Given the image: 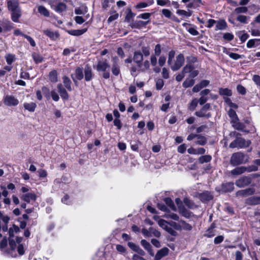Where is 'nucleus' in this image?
I'll return each mask as SVG.
<instances>
[{
  "mask_svg": "<svg viewBox=\"0 0 260 260\" xmlns=\"http://www.w3.org/2000/svg\"><path fill=\"white\" fill-rule=\"evenodd\" d=\"M22 237H16V241L12 239H9L10 249L9 250V254L12 256L15 257L19 255H22L24 253V249L21 242Z\"/></svg>",
  "mask_w": 260,
  "mask_h": 260,
  "instance_id": "1",
  "label": "nucleus"
},
{
  "mask_svg": "<svg viewBox=\"0 0 260 260\" xmlns=\"http://www.w3.org/2000/svg\"><path fill=\"white\" fill-rule=\"evenodd\" d=\"M248 159L249 157L247 154L239 152L232 154L230 162L232 166H236L240 164H245L248 161Z\"/></svg>",
  "mask_w": 260,
  "mask_h": 260,
  "instance_id": "2",
  "label": "nucleus"
},
{
  "mask_svg": "<svg viewBox=\"0 0 260 260\" xmlns=\"http://www.w3.org/2000/svg\"><path fill=\"white\" fill-rule=\"evenodd\" d=\"M184 61L185 58L184 55L180 53L176 56L175 59L171 63H169V65L173 71H176L179 70L183 66Z\"/></svg>",
  "mask_w": 260,
  "mask_h": 260,
  "instance_id": "3",
  "label": "nucleus"
},
{
  "mask_svg": "<svg viewBox=\"0 0 260 260\" xmlns=\"http://www.w3.org/2000/svg\"><path fill=\"white\" fill-rule=\"evenodd\" d=\"M251 142L249 140H246L242 138H237L230 144V147L232 148H242L249 146Z\"/></svg>",
  "mask_w": 260,
  "mask_h": 260,
  "instance_id": "4",
  "label": "nucleus"
},
{
  "mask_svg": "<svg viewBox=\"0 0 260 260\" xmlns=\"http://www.w3.org/2000/svg\"><path fill=\"white\" fill-rule=\"evenodd\" d=\"M188 62L186 66L183 68L182 72L183 74L187 73H190L192 69H194L192 63H194L196 61V58L193 56H190L187 58Z\"/></svg>",
  "mask_w": 260,
  "mask_h": 260,
  "instance_id": "5",
  "label": "nucleus"
},
{
  "mask_svg": "<svg viewBox=\"0 0 260 260\" xmlns=\"http://www.w3.org/2000/svg\"><path fill=\"white\" fill-rule=\"evenodd\" d=\"M4 103L8 106H15L18 104L19 101L13 95H7L4 98Z\"/></svg>",
  "mask_w": 260,
  "mask_h": 260,
  "instance_id": "6",
  "label": "nucleus"
},
{
  "mask_svg": "<svg viewBox=\"0 0 260 260\" xmlns=\"http://www.w3.org/2000/svg\"><path fill=\"white\" fill-rule=\"evenodd\" d=\"M251 181V178L248 176H243L236 180L235 184L239 187H244L248 185Z\"/></svg>",
  "mask_w": 260,
  "mask_h": 260,
  "instance_id": "7",
  "label": "nucleus"
},
{
  "mask_svg": "<svg viewBox=\"0 0 260 260\" xmlns=\"http://www.w3.org/2000/svg\"><path fill=\"white\" fill-rule=\"evenodd\" d=\"M113 64L112 67V72L113 75L118 76L120 73L119 66V59L117 57H114L112 58Z\"/></svg>",
  "mask_w": 260,
  "mask_h": 260,
  "instance_id": "8",
  "label": "nucleus"
},
{
  "mask_svg": "<svg viewBox=\"0 0 260 260\" xmlns=\"http://www.w3.org/2000/svg\"><path fill=\"white\" fill-rule=\"evenodd\" d=\"M72 78L75 84L77 83V80H80L83 78V74L82 69L78 68L75 71V74L72 75Z\"/></svg>",
  "mask_w": 260,
  "mask_h": 260,
  "instance_id": "9",
  "label": "nucleus"
},
{
  "mask_svg": "<svg viewBox=\"0 0 260 260\" xmlns=\"http://www.w3.org/2000/svg\"><path fill=\"white\" fill-rule=\"evenodd\" d=\"M8 9L12 11L20 9L19 7V2L17 0H12L8 2Z\"/></svg>",
  "mask_w": 260,
  "mask_h": 260,
  "instance_id": "10",
  "label": "nucleus"
},
{
  "mask_svg": "<svg viewBox=\"0 0 260 260\" xmlns=\"http://www.w3.org/2000/svg\"><path fill=\"white\" fill-rule=\"evenodd\" d=\"M210 108V105L207 104L204 106L202 109L200 111L196 112V115L198 117H209L210 115L208 113L206 114L204 111L209 110Z\"/></svg>",
  "mask_w": 260,
  "mask_h": 260,
  "instance_id": "11",
  "label": "nucleus"
},
{
  "mask_svg": "<svg viewBox=\"0 0 260 260\" xmlns=\"http://www.w3.org/2000/svg\"><path fill=\"white\" fill-rule=\"evenodd\" d=\"M21 199L27 203L30 202L31 201H35L36 200V196L34 193H27L22 195Z\"/></svg>",
  "mask_w": 260,
  "mask_h": 260,
  "instance_id": "12",
  "label": "nucleus"
},
{
  "mask_svg": "<svg viewBox=\"0 0 260 260\" xmlns=\"http://www.w3.org/2000/svg\"><path fill=\"white\" fill-rule=\"evenodd\" d=\"M169 249L167 248H163L160 250H158L156 253L154 259L159 260L162 257L167 255L168 253Z\"/></svg>",
  "mask_w": 260,
  "mask_h": 260,
  "instance_id": "13",
  "label": "nucleus"
},
{
  "mask_svg": "<svg viewBox=\"0 0 260 260\" xmlns=\"http://www.w3.org/2000/svg\"><path fill=\"white\" fill-rule=\"evenodd\" d=\"M109 68V65L106 61H99L96 66V70L98 71L104 72Z\"/></svg>",
  "mask_w": 260,
  "mask_h": 260,
  "instance_id": "14",
  "label": "nucleus"
},
{
  "mask_svg": "<svg viewBox=\"0 0 260 260\" xmlns=\"http://www.w3.org/2000/svg\"><path fill=\"white\" fill-rule=\"evenodd\" d=\"M57 88L62 99L68 100L69 98L68 93L65 88L63 87L62 84H58L57 85Z\"/></svg>",
  "mask_w": 260,
  "mask_h": 260,
  "instance_id": "15",
  "label": "nucleus"
},
{
  "mask_svg": "<svg viewBox=\"0 0 260 260\" xmlns=\"http://www.w3.org/2000/svg\"><path fill=\"white\" fill-rule=\"evenodd\" d=\"M254 192V189L252 188H249L246 189L241 190L238 191L236 194L237 196H246L251 195Z\"/></svg>",
  "mask_w": 260,
  "mask_h": 260,
  "instance_id": "16",
  "label": "nucleus"
},
{
  "mask_svg": "<svg viewBox=\"0 0 260 260\" xmlns=\"http://www.w3.org/2000/svg\"><path fill=\"white\" fill-rule=\"evenodd\" d=\"M11 18L12 20L15 22L19 21V18L21 15V11L20 9L15 10V11L11 12Z\"/></svg>",
  "mask_w": 260,
  "mask_h": 260,
  "instance_id": "17",
  "label": "nucleus"
},
{
  "mask_svg": "<svg viewBox=\"0 0 260 260\" xmlns=\"http://www.w3.org/2000/svg\"><path fill=\"white\" fill-rule=\"evenodd\" d=\"M0 24L2 25L3 30L9 31L13 28V24L8 20H3Z\"/></svg>",
  "mask_w": 260,
  "mask_h": 260,
  "instance_id": "18",
  "label": "nucleus"
},
{
  "mask_svg": "<svg viewBox=\"0 0 260 260\" xmlns=\"http://www.w3.org/2000/svg\"><path fill=\"white\" fill-rule=\"evenodd\" d=\"M43 32L52 40H56L59 37V35L56 31H52L49 29L45 30Z\"/></svg>",
  "mask_w": 260,
  "mask_h": 260,
  "instance_id": "19",
  "label": "nucleus"
},
{
  "mask_svg": "<svg viewBox=\"0 0 260 260\" xmlns=\"http://www.w3.org/2000/svg\"><path fill=\"white\" fill-rule=\"evenodd\" d=\"M23 107L24 109L29 112H33L35 111L37 105L35 103L30 102V103H24L23 104Z\"/></svg>",
  "mask_w": 260,
  "mask_h": 260,
  "instance_id": "20",
  "label": "nucleus"
},
{
  "mask_svg": "<svg viewBox=\"0 0 260 260\" xmlns=\"http://www.w3.org/2000/svg\"><path fill=\"white\" fill-rule=\"evenodd\" d=\"M87 30V28H83L82 29H72L68 30V32L71 35L78 36L84 34L85 32H86Z\"/></svg>",
  "mask_w": 260,
  "mask_h": 260,
  "instance_id": "21",
  "label": "nucleus"
},
{
  "mask_svg": "<svg viewBox=\"0 0 260 260\" xmlns=\"http://www.w3.org/2000/svg\"><path fill=\"white\" fill-rule=\"evenodd\" d=\"M259 45H260V39H250L247 43V47L248 48L256 47Z\"/></svg>",
  "mask_w": 260,
  "mask_h": 260,
  "instance_id": "22",
  "label": "nucleus"
},
{
  "mask_svg": "<svg viewBox=\"0 0 260 260\" xmlns=\"http://www.w3.org/2000/svg\"><path fill=\"white\" fill-rule=\"evenodd\" d=\"M246 172V167H237L231 171V174L234 175H239Z\"/></svg>",
  "mask_w": 260,
  "mask_h": 260,
  "instance_id": "23",
  "label": "nucleus"
},
{
  "mask_svg": "<svg viewBox=\"0 0 260 260\" xmlns=\"http://www.w3.org/2000/svg\"><path fill=\"white\" fill-rule=\"evenodd\" d=\"M176 13L183 18L189 17L192 15V12L190 10L186 11L183 10H178Z\"/></svg>",
  "mask_w": 260,
  "mask_h": 260,
  "instance_id": "24",
  "label": "nucleus"
},
{
  "mask_svg": "<svg viewBox=\"0 0 260 260\" xmlns=\"http://www.w3.org/2000/svg\"><path fill=\"white\" fill-rule=\"evenodd\" d=\"M199 197L203 201H209L212 199V196L208 191H205L201 193Z\"/></svg>",
  "mask_w": 260,
  "mask_h": 260,
  "instance_id": "25",
  "label": "nucleus"
},
{
  "mask_svg": "<svg viewBox=\"0 0 260 260\" xmlns=\"http://www.w3.org/2000/svg\"><path fill=\"white\" fill-rule=\"evenodd\" d=\"M20 231L19 228L15 225H13V226L10 228L9 230V234L10 237V239L12 237H13L15 234L18 233Z\"/></svg>",
  "mask_w": 260,
  "mask_h": 260,
  "instance_id": "26",
  "label": "nucleus"
},
{
  "mask_svg": "<svg viewBox=\"0 0 260 260\" xmlns=\"http://www.w3.org/2000/svg\"><path fill=\"white\" fill-rule=\"evenodd\" d=\"M63 83L64 84L66 88L70 91L72 90V88L71 87V80L67 76H64L62 78Z\"/></svg>",
  "mask_w": 260,
  "mask_h": 260,
  "instance_id": "27",
  "label": "nucleus"
},
{
  "mask_svg": "<svg viewBox=\"0 0 260 260\" xmlns=\"http://www.w3.org/2000/svg\"><path fill=\"white\" fill-rule=\"evenodd\" d=\"M38 12L45 17H48L49 16V12L48 10L43 6H39L37 7Z\"/></svg>",
  "mask_w": 260,
  "mask_h": 260,
  "instance_id": "28",
  "label": "nucleus"
},
{
  "mask_svg": "<svg viewBox=\"0 0 260 260\" xmlns=\"http://www.w3.org/2000/svg\"><path fill=\"white\" fill-rule=\"evenodd\" d=\"M227 25L226 22L223 20H220L217 22L216 25V30H223L225 29Z\"/></svg>",
  "mask_w": 260,
  "mask_h": 260,
  "instance_id": "29",
  "label": "nucleus"
},
{
  "mask_svg": "<svg viewBox=\"0 0 260 260\" xmlns=\"http://www.w3.org/2000/svg\"><path fill=\"white\" fill-rule=\"evenodd\" d=\"M67 9L66 5L63 3H58L54 8V10L57 12H62L66 11Z\"/></svg>",
  "mask_w": 260,
  "mask_h": 260,
  "instance_id": "30",
  "label": "nucleus"
},
{
  "mask_svg": "<svg viewBox=\"0 0 260 260\" xmlns=\"http://www.w3.org/2000/svg\"><path fill=\"white\" fill-rule=\"evenodd\" d=\"M143 59V56L142 53L140 52H136L134 55V60L138 63H141Z\"/></svg>",
  "mask_w": 260,
  "mask_h": 260,
  "instance_id": "31",
  "label": "nucleus"
},
{
  "mask_svg": "<svg viewBox=\"0 0 260 260\" xmlns=\"http://www.w3.org/2000/svg\"><path fill=\"white\" fill-rule=\"evenodd\" d=\"M49 79L52 82H56L57 81V73L56 71L53 70L49 74Z\"/></svg>",
  "mask_w": 260,
  "mask_h": 260,
  "instance_id": "32",
  "label": "nucleus"
},
{
  "mask_svg": "<svg viewBox=\"0 0 260 260\" xmlns=\"http://www.w3.org/2000/svg\"><path fill=\"white\" fill-rule=\"evenodd\" d=\"M247 203L250 205H257L260 204V197H251L247 199Z\"/></svg>",
  "mask_w": 260,
  "mask_h": 260,
  "instance_id": "33",
  "label": "nucleus"
},
{
  "mask_svg": "<svg viewBox=\"0 0 260 260\" xmlns=\"http://www.w3.org/2000/svg\"><path fill=\"white\" fill-rule=\"evenodd\" d=\"M115 248L116 250L121 254L124 255L127 253L126 248L122 245L116 244L115 245Z\"/></svg>",
  "mask_w": 260,
  "mask_h": 260,
  "instance_id": "34",
  "label": "nucleus"
},
{
  "mask_svg": "<svg viewBox=\"0 0 260 260\" xmlns=\"http://www.w3.org/2000/svg\"><path fill=\"white\" fill-rule=\"evenodd\" d=\"M248 12V8L246 7H240L236 8L233 13L235 14L246 13Z\"/></svg>",
  "mask_w": 260,
  "mask_h": 260,
  "instance_id": "35",
  "label": "nucleus"
},
{
  "mask_svg": "<svg viewBox=\"0 0 260 260\" xmlns=\"http://www.w3.org/2000/svg\"><path fill=\"white\" fill-rule=\"evenodd\" d=\"M194 143L196 144L204 145L206 143V140L204 137L198 135L197 139L194 141Z\"/></svg>",
  "mask_w": 260,
  "mask_h": 260,
  "instance_id": "36",
  "label": "nucleus"
},
{
  "mask_svg": "<svg viewBox=\"0 0 260 260\" xmlns=\"http://www.w3.org/2000/svg\"><path fill=\"white\" fill-rule=\"evenodd\" d=\"M249 19L248 17L243 15H239L237 17V21L244 24L248 23Z\"/></svg>",
  "mask_w": 260,
  "mask_h": 260,
  "instance_id": "37",
  "label": "nucleus"
},
{
  "mask_svg": "<svg viewBox=\"0 0 260 260\" xmlns=\"http://www.w3.org/2000/svg\"><path fill=\"white\" fill-rule=\"evenodd\" d=\"M85 78L86 81H90L92 78L91 69L89 67H86L85 69Z\"/></svg>",
  "mask_w": 260,
  "mask_h": 260,
  "instance_id": "38",
  "label": "nucleus"
},
{
  "mask_svg": "<svg viewBox=\"0 0 260 260\" xmlns=\"http://www.w3.org/2000/svg\"><path fill=\"white\" fill-rule=\"evenodd\" d=\"M219 92V94L222 95L231 96L232 94L231 90L228 88H220Z\"/></svg>",
  "mask_w": 260,
  "mask_h": 260,
  "instance_id": "39",
  "label": "nucleus"
},
{
  "mask_svg": "<svg viewBox=\"0 0 260 260\" xmlns=\"http://www.w3.org/2000/svg\"><path fill=\"white\" fill-rule=\"evenodd\" d=\"M194 84V80L192 79H186L183 83V86L184 88H188L192 86Z\"/></svg>",
  "mask_w": 260,
  "mask_h": 260,
  "instance_id": "40",
  "label": "nucleus"
},
{
  "mask_svg": "<svg viewBox=\"0 0 260 260\" xmlns=\"http://www.w3.org/2000/svg\"><path fill=\"white\" fill-rule=\"evenodd\" d=\"M164 217L167 218H171L175 220H179V216L174 213H166Z\"/></svg>",
  "mask_w": 260,
  "mask_h": 260,
  "instance_id": "41",
  "label": "nucleus"
},
{
  "mask_svg": "<svg viewBox=\"0 0 260 260\" xmlns=\"http://www.w3.org/2000/svg\"><path fill=\"white\" fill-rule=\"evenodd\" d=\"M32 57L36 63H40L43 61V57L37 53H33L32 54Z\"/></svg>",
  "mask_w": 260,
  "mask_h": 260,
  "instance_id": "42",
  "label": "nucleus"
},
{
  "mask_svg": "<svg viewBox=\"0 0 260 260\" xmlns=\"http://www.w3.org/2000/svg\"><path fill=\"white\" fill-rule=\"evenodd\" d=\"M180 226L182 230L190 231L192 229L191 225L189 224L186 223L184 221L181 220L180 221Z\"/></svg>",
  "mask_w": 260,
  "mask_h": 260,
  "instance_id": "43",
  "label": "nucleus"
},
{
  "mask_svg": "<svg viewBox=\"0 0 260 260\" xmlns=\"http://www.w3.org/2000/svg\"><path fill=\"white\" fill-rule=\"evenodd\" d=\"M198 104V100H197V99H193L189 105V109L191 111L194 110Z\"/></svg>",
  "mask_w": 260,
  "mask_h": 260,
  "instance_id": "44",
  "label": "nucleus"
},
{
  "mask_svg": "<svg viewBox=\"0 0 260 260\" xmlns=\"http://www.w3.org/2000/svg\"><path fill=\"white\" fill-rule=\"evenodd\" d=\"M211 157L210 155H204L199 158V162L201 164L207 162L211 160Z\"/></svg>",
  "mask_w": 260,
  "mask_h": 260,
  "instance_id": "45",
  "label": "nucleus"
},
{
  "mask_svg": "<svg viewBox=\"0 0 260 260\" xmlns=\"http://www.w3.org/2000/svg\"><path fill=\"white\" fill-rule=\"evenodd\" d=\"M161 52V45L159 44L156 45L154 48V54L155 56H158Z\"/></svg>",
  "mask_w": 260,
  "mask_h": 260,
  "instance_id": "46",
  "label": "nucleus"
},
{
  "mask_svg": "<svg viewBox=\"0 0 260 260\" xmlns=\"http://www.w3.org/2000/svg\"><path fill=\"white\" fill-rule=\"evenodd\" d=\"M169 223V222H168L164 219H161L158 220V225L164 230H166Z\"/></svg>",
  "mask_w": 260,
  "mask_h": 260,
  "instance_id": "47",
  "label": "nucleus"
},
{
  "mask_svg": "<svg viewBox=\"0 0 260 260\" xmlns=\"http://www.w3.org/2000/svg\"><path fill=\"white\" fill-rule=\"evenodd\" d=\"M6 59L7 63L10 65L15 60V55L11 54H9L6 55Z\"/></svg>",
  "mask_w": 260,
  "mask_h": 260,
  "instance_id": "48",
  "label": "nucleus"
},
{
  "mask_svg": "<svg viewBox=\"0 0 260 260\" xmlns=\"http://www.w3.org/2000/svg\"><path fill=\"white\" fill-rule=\"evenodd\" d=\"M175 52L174 50H171L169 51L168 54V63H171V62L175 59Z\"/></svg>",
  "mask_w": 260,
  "mask_h": 260,
  "instance_id": "49",
  "label": "nucleus"
},
{
  "mask_svg": "<svg viewBox=\"0 0 260 260\" xmlns=\"http://www.w3.org/2000/svg\"><path fill=\"white\" fill-rule=\"evenodd\" d=\"M157 4L160 6H170L169 0H156Z\"/></svg>",
  "mask_w": 260,
  "mask_h": 260,
  "instance_id": "50",
  "label": "nucleus"
},
{
  "mask_svg": "<svg viewBox=\"0 0 260 260\" xmlns=\"http://www.w3.org/2000/svg\"><path fill=\"white\" fill-rule=\"evenodd\" d=\"M168 233L172 236H176L177 232L173 229V227L171 225L170 223L168 225V226L165 230Z\"/></svg>",
  "mask_w": 260,
  "mask_h": 260,
  "instance_id": "51",
  "label": "nucleus"
},
{
  "mask_svg": "<svg viewBox=\"0 0 260 260\" xmlns=\"http://www.w3.org/2000/svg\"><path fill=\"white\" fill-rule=\"evenodd\" d=\"M141 244L146 250H149L150 248H152L150 244L145 240H142Z\"/></svg>",
  "mask_w": 260,
  "mask_h": 260,
  "instance_id": "52",
  "label": "nucleus"
},
{
  "mask_svg": "<svg viewBox=\"0 0 260 260\" xmlns=\"http://www.w3.org/2000/svg\"><path fill=\"white\" fill-rule=\"evenodd\" d=\"M166 204L170 207L172 210H175V207L174 205L173 201L170 198H166L165 199Z\"/></svg>",
  "mask_w": 260,
  "mask_h": 260,
  "instance_id": "53",
  "label": "nucleus"
},
{
  "mask_svg": "<svg viewBox=\"0 0 260 260\" xmlns=\"http://www.w3.org/2000/svg\"><path fill=\"white\" fill-rule=\"evenodd\" d=\"M229 56L232 59L235 60H238L241 58V56L236 53L229 52L228 53Z\"/></svg>",
  "mask_w": 260,
  "mask_h": 260,
  "instance_id": "54",
  "label": "nucleus"
},
{
  "mask_svg": "<svg viewBox=\"0 0 260 260\" xmlns=\"http://www.w3.org/2000/svg\"><path fill=\"white\" fill-rule=\"evenodd\" d=\"M142 54L145 56H148L150 55V47L148 46L143 47L142 48Z\"/></svg>",
  "mask_w": 260,
  "mask_h": 260,
  "instance_id": "55",
  "label": "nucleus"
},
{
  "mask_svg": "<svg viewBox=\"0 0 260 260\" xmlns=\"http://www.w3.org/2000/svg\"><path fill=\"white\" fill-rule=\"evenodd\" d=\"M232 126L236 129L240 130V131H243L244 125L243 124L240 123L239 121L233 124Z\"/></svg>",
  "mask_w": 260,
  "mask_h": 260,
  "instance_id": "56",
  "label": "nucleus"
},
{
  "mask_svg": "<svg viewBox=\"0 0 260 260\" xmlns=\"http://www.w3.org/2000/svg\"><path fill=\"white\" fill-rule=\"evenodd\" d=\"M171 225L174 228V229L178 231L181 230V228L180 226V221L179 223H176L175 222H170Z\"/></svg>",
  "mask_w": 260,
  "mask_h": 260,
  "instance_id": "57",
  "label": "nucleus"
},
{
  "mask_svg": "<svg viewBox=\"0 0 260 260\" xmlns=\"http://www.w3.org/2000/svg\"><path fill=\"white\" fill-rule=\"evenodd\" d=\"M186 29L189 34L193 36H197L199 35V32L194 27L186 28Z\"/></svg>",
  "mask_w": 260,
  "mask_h": 260,
  "instance_id": "58",
  "label": "nucleus"
},
{
  "mask_svg": "<svg viewBox=\"0 0 260 260\" xmlns=\"http://www.w3.org/2000/svg\"><path fill=\"white\" fill-rule=\"evenodd\" d=\"M51 96L52 99L55 102H57L59 99L58 94L55 90L51 91Z\"/></svg>",
  "mask_w": 260,
  "mask_h": 260,
  "instance_id": "59",
  "label": "nucleus"
},
{
  "mask_svg": "<svg viewBox=\"0 0 260 260\" xmlns=\"http://www.w3.org/2000/svg\"><path fill=\"white\" fill-rule=\"evenodd\" d=\"M164 85V81L162 79H159L156 81V87L157 89H160L162 88Z\"/></svg>",
  "mask_w": 260,
  "mask_h": 260,
  "instance_id": "60",
  "label": "nucleus"
},
{
  "mask_svg": "<svg viewBox=\"0 0 260 260\" xmlns=\"http://www.w3.org/2000/svg\"><path fill=\"white\" fill-rule=\"evenodd\" d=\"M162 14L167 18H170L171 16V12L167 9H164L162 10Z\"/></svg>",
  "mask_w": 260,
  "mask_h": 260,
  "instance_id": "61",
  "label": "nucleus"
},
{
  "mask_svg": "<svg viewBox=\"0 0 260 260\" xmlns=\"http://www.w3.org/2000/svg\"><path fill=\"white\" fill-rule=\"evenodd\" d=\"M166 58L165 56H159L158 60V64L159 66L162 67L163 66L166 62Z\"/></svg>",
  "mask_w": 260,
  "mask_h": 260,
  "instance_id": "62",
  "label": "nucleus"
},
{
  "mask_svg": "<svg viewBox=\"0 0 260 260\" xmlns=\"http://www.w3.org/2000/svg\"><path fill=\"white\" fill-rule=\"evenodd\" d=\"M237 91L241 94H245L246 93V89L241 85H238L237 87Z\"/></svg>",
  "mask_w": 260,
  "mask_h": 260,
  "instance_id": "63",
  "label": "nucleus"
},
{
  "mask_svg": "<svg viewBox=\"0 0 260 260\" xmlns=\"http://www.w3.org/2000/svg\"><path fill=\"white\" fill-rule=\"evenodd\" d=\"M252 80L257 86L260 87V76L255 75L252 77Z\"/></svg>",
  "mask_w": 260,
  "mask_h": 260,
  "instance_id": "64",
  "label": "nucleus"
}]
</instances>
